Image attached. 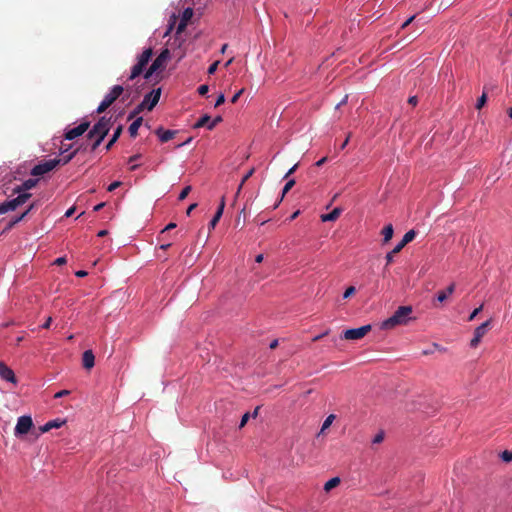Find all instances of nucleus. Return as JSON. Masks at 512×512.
Wrapping results in <instances>:
<instances>
[{
	"mask_svg": "<svg viewBox=\"0 0 512 512\" xmlns=\"http://www.w3.org/2000/svg\"><path fill=\"white\" fill-rule=\"evenodd\" d=\"M411 306H400L394 314L381 323V329L390 330L399 325H405L411 319Z\"/></svg>",
	"mask_w": 512,
	"mask_h": 512,
	"instance_id": "f257e3e1",
	"label": "nucleus"
},
{
	"mask_svg": "<svg viewBox=\"0 0 512 512\" xmlns=\"http://www.w3.org/2000/svg\"><path fill=\"white\" fill-rule=\"evenodd\" d=\"M111 121L110 119L106 117H102L89 131L88 137L90 139H94V142L92 144V150H95L102 140L107 135L109 129H110Z\"/></svg>",
	"mask_w": 512,
	"mask_h": 512,
	"instance_id": "f03ea898",
	"label": "nucleus"
},
{
	"mask_svg": "<svg viewBox=\"0 0 512 512\" xmlns=\"http://www.w3.org/2000/svg\"><path fill=\"white\" fill-rule=\"evenodd\" d=\"M30 193L19 194L16 198L7 200L0 204V214H5L9 211H14L19 206L23 205L29 198Z\"/></svg>",
	"mask_w": 512,
	"mask_h": 512,
	"instance_id": "7ed1b4c3",
	"label": "nucleus"
},
{
	"mask_svg": "<svg viewBox=\"0 0 512 512\" xmlns=\"http://www.w3.org/2000/svg\"><path fill=\"white\" fill-rule=\"evenodd\" d=\"M152 49L148 48L143 51V53L139 56L138 62L136 65L133 66L131 70V74L129 76V80L135 79L137 76H139L142 72L144 67L148 64L151 56H152Z\"/></svg>",
	"mask_w": 512,
	"mask_h": 512,
	"instance_id": "20e7f679",
	"label": "nucleus"
},
{
	"mask_svg": "<svg viewBox=\"0 0 512 512\" xmlns=\"http://www.w3.org/2000/svg\"><path fill=\"white\" fill-rule=\"evenodd\" d=\"M170 57V52L168 49H164L157 58L153 61L147 72L145 73V78L149 79L154 72L163 69L165 67V64L167 60Z\"/></svg>",
	"mask_w": 512,
	"mask_h": 512,
	"instance_id": "39448f33",
	"label": "nucleus"
},
{
	"mask_svg": "<svg viewBox=\"0 0 512 512\" xmlns=\"http://www.w3.org/2000/svg\"><path fill=\"white\" fill-rule=\"evenodd\" d=\"M160 95H161L160 88L153 90L152 92L147 94L144 97L143 101L138 105L136 112L138 113L144 109H147L149 111L152 110L158 103V101L160 99Z\"/></svg>",
	"mask_w": 512,
	"mask_h": 512,
	"instance_id": "423d86ee",
	"label": "nucleus"
},
{
	"mask_svg": "<svg viewBox=\"0 0 512 512\" xmlns=\"http://www.w3.org/2000/svg\"><path fill=\"white\" fill-rule=\"evenodd\" d=\"M33 426L32 418L28 415H24L18 418L17 424L14 429V434L16 437L25 435L29 432V430Z\"/></svg>",
	"mask_w": 512,
	"mask_h": 512,
	"instance_id": "0eeeda50",
	"label": "nucleus"
},
{
	"mask_svg": "<svg viewBox=\"0 0 512 512\" xmlns=\"http://www.w3.org/2000/svg\"><path fill=\"white\" fill-rule=\"evenodd\" d=\"M60 163V160L58 159H50L45 162H42L38 165H36L32 171L31 174L33 176H42L51 170H53L58 164Z\"/></svg>",
	"mask_w": 512,
	"mask_h": 512,
	"instance_id": "6e6552de",
	"label": "nucleus"
},
{
	"mask_svg": "<svg viewBox=\"0 0 512 512\" xmlns=\"http://www.w3.org/2000/svg\"><path fill=\"white\" fill-rule=\"evenodd\" d=\"M371 330V325H364L358 328L348 329L343 337L347 340H358L363 338Z\"/></svg>",
	"mask_w": 512,
	"mask_h": 512,
	"instance_id": "1a4fd4ad",
	"label": "nucleus"
},
{
	"mask_svg": "<svg viewBox=\"0 0 512 512\" xmlns=\"http://www.w3.org/2000/svg\"><path fill=\"white\" fill-rule=\"evenodd\" d=\"M490 323L491 321L488 320L484 323H482L481 325H479L475 331H474V337L471 339V342H470V346L475 348L479 345V343L481 342V339L483 338V336L486 334V332L488 331V328L490 326Z\"/></svg>",
	"mask_w": 512,
	"mask_h": 512,
	"instance_id": "9d476101",
	"label": "nucleus"
},
{
	"mask_svg": "<svg viewBox=\"0 0 512 512\" xmlns=\"http://www.w3.org/2000/svg\"><path fill=\"white\" fill-rule=\"evenodd\" d=\"M0 377L12 384H17V378L14 371L8 367L4 362H0Z\"/></svg>",
	"mask_w": 512,
	"mask_h": 512,
	"instance_id": "9b49d317",
	"label": "nucleus"
},
{
	"mask_svg": "<svg viewBox=\"0 0 512 512\" xmlns=\"http://www.w3.org/2000/svg\"><path fill=\"white\" fill-rule=\"evenodd\" d=\"M89 127V123L88 122H83L81 124H79L77 127H74L70 130H68L65 134V138L67 140H73L77 137H79L80 135H82Z\"/></svg>",
	"mask_w": 512,
	"mask_h": 512,
	"instance_id": "f8f14e48",
	"label": "nucleus"
},
{
	"mask_svg": "<svg viewBox=\"0 0 512 512\" xmlns=\"http://www.w3.org/2000/svg\"><path fill=\"white\" fill-rule=\"evenodd\" d=\"M124 91L120 85H115L104 97V101L110 106Z\"/></svg>",
	"mask_w": 512,
	"mask_h": 512,
	"instance_id": "ddd939ff",
	"label": "nucleus"
},
{
	"mask_svg": "<svg viewBox=\"0 0 512 512\" xmlns=\"http://www.w3.org/2000/svg\"><path fill=\"white\" fill-rule=\"evenodd\" d=\"M65 423H66L65 420L54 419V420L48 421L43 426H41L39 429H40L41 433H46V432L50 431L51 429H57V428L62 427Z\"/></svg>",
	"mask_w": 512,
	"mask_h": 512,
	"instance_id": "4468645a",
	"label": "nucleus"
},
{
	"mask_svg": "<svg viewBox=\"0 0 512 512\" xmlns=\"http://www.w3.org/2000/svg\"><path fill=\"white\" fill-rule=\"evenodd\" d=\"M82 363L86 369H91L94 366L95 357L91 350H87L83 353Z\"/></svg>",
	"mask_w": 512,
	"mask_h": 512,
	"instance_id": "2eb2a0df",
	"label": "nucleus"
},
{
	"mask_svg": "<svg viewBox=\"0 0 512 512\" xmlns=\"http://www.w3.org/2000/svg\"><path fill=\"white\" fill-rule=\"evenodd\" d=\"M37 184V180L35 179H28L23 182L21 186H18L14 189L15 192L18 194L26 193L25 191L32 189Z\"/></svg>",
	"mask_w": 512,
	"mask_h": 512,
	"instance_id": "dca6fc26",
	"label": "nucleus"
},
{
	"mask_svg": "<svg viewBox=\"0 0 512 512\" xmlns=\"http://www.w3.org/2000/svg\"><path fill=\"white\" fill-rule=\"evenodd\" d=\"M156 134L158 135L160 141L167 142L172 139L175 135V131L173 130H163L162 128H158L156 130Z\"/></svg>",
	"mask_w": 512,
	"mask_h": 512,
	"instance_id": "f3484780",
	"label": "nucleus"
},
{
	"mask_svg": "<svg viewBox=\"0 0 512 512\" xmlns=\"http://www.w3.org/2000/svg\"><path fill=\"white\" fill-rule=\"evenodd\" d=\"M340 214L341 209L337 207L334 208L333 211H331L330 213L321 215V220L323 222L335 221L340 216Z\"/></svg>",
	"mask_w": 512,
	"mask_h": 512,
	"instance_id": "a211bd4d",
	"label": "nucleus"
},
{
	"mask_svg": "<svg viewBox=\"0 0 512 512\" xmlns=\"http://www.w3.org/2000/svg\"><path fill=\"white\" fill-rule=\"evenodd\" d=\"M454 290H455V284L452 283L451 285H449L447 287L446 290L438 292L437 300L439 302H444L448 298V296L454 292Z\"/></svg>",
	"mask_w": 512,
	"mask_h": 512,
	"instance_id": "6ab92c4d",
	"label": "nucleus"
},
{
	"mask_svg": "<svg viewBox=\"0 0 512 512\" xmlns=\"http://www.w3.org/2000/svg\"><path fill=\"white\" fill-rule=\"evenodd\" d=\"M393 233H394V229L391 224H389L383 228L382 234H383L384 243H387L388 241H390L392 239Z\"/></svg>",
	"mask_w": 512,
	"mask_h": 512,
	"instance_id": "aec40b11",
	"label": "nucleus"
},
{
	"mask_svg": "<svg viewBox=\"0 0 512 512\" xmlns=\"http://www.w3.org/2000/svg\"><path fill=\"white\" fill-rule=\"evenodd\" d=\"M142 124V118H138L135 121H133L129 126V133L131 137H135L138 133V129Z\"/></svg>",
	"mask_w": 512,
	"mask_h": 512,
	"instance_id": "412c9836",
	"label": "nucleus"
},
{
	"mask_svg": "<svg viewBox=\"0 0 512 512\" xmlns=\"http://www.w3.org/2000/svg\"><path fill=\"white\" fill-rule=\"evenodd\" d=\"M416 236V232L414 230H409L408 232H406L401 240V242L399 243L400 245H402L403 247H405L408 243H410Z\"/></svg>",
	"mask_w": 512,
	"mask_h": 512,
	"instance_id": "4be33fe9",
	"label": "nucleus"
},
{
	"mask_svg": "<svg viewBox=\"0 0 512 512\" xmlns=\"http://www.w3.org/2000/svg\"><path fill=\"white\" fill-rule=\"evenodd\" d=\"M340 484V478L339 477H334V478H331L330 480H328L325 485H324V490L326 492H329L330 490H332L333 488L337 487L338 485Z\"/></svg>",
	"mask_w": 512,
	"mask_h": 512,
	"instance_id": "5701e85b",
	"label": "nucleus"
},
{
	"mask_svg": "<svg viewBox=\"0 0 512 512\" xmlns=\"http://www.w3.org/2000/svg\"><path fill=\"white\" fill-rule=\"evenodd\" d=\"M403 248H404V247H403L402 245L397 244L391 252H389V253H387V254H386L385 259H386V263H387V265H389L390 263H392V262H393L394 254L399 253Z\"/></svg>",
	"mask_w": 512,
	"mask_h": 512,
	"instance_id": "b1692460",
	"label": "nucleus"
},
{
	"mask_svg": "<svg viewBox=\"0 0 512 512\" xmlns=\"http://www.w3.org/2000/svg\"><path fill=\"white\" fill-rule=\"evenodd\" d=\"M211 121L210 116L204 115L202 116L194 125L193 128L198 129L206 126L208 128V124Z\"/></svg>",
	"mask_w": 512,
	"mask_h": 512,
	"instance_id": "393cba45",
	"label": "nucleus"
},
{
	"mask_svg": "<svg viewBox=\"0 0 512 512\" xmlns=\"http://www.w3.org/2000/svg\"><path fill=\"white\" fill-rule=\"evenodd\" d=\"M121 132H122V127L119 126L115 131H114V134L112 136V138L110 139V141L107 143L106 145V149L109 150L112 145L117 141V139L119 138V136L121 135Z\"/></svg>",
	"mask_w": 512,
	"mask_h": 512,
	"instance_id": "a878e982",
	"label": "nucleus"
},
{
	"mask_svg": "<svg viewBox=\"0 0 512 512\" xmlns=\"http://www.w3.org/2000/svg\"><path fill=\"white\" fill-rule=\"evenodd\" d=\"M335 419V415L331 414L329 415L323 422L320 433H323L327 428L331 426Z\"/></svg>",
	"mask_w": 512,
	"mask_h": 512,
	"instance_id": "bb28decb",
	"label": "nucleus"
},
{
	"mask_svg": "<svg viewBox=\"0 0 512 512\" xmlns=\"http://www.w3.org/2000/svg\"><path fill=\"white\" fill-rule=\"evenodd\" d=\"M221 217H222L221 210L216 211L214 217L211 219V221L209 223V229H214Z\"/></svg>",
	"mask_w": 512,
	"mask_h": 512,
	"instance_id": "cd10ccee",
	"label": "nucleus"
},
{
	"mask_svg": "<svg viewBox=\"0 0 512 512\" xmlns=\"http://www.w3.org/2000/svg\"><path fill=\"white\" fill-rule=\"evenodd\" d=\"M500 458L504 461V462H511L512 461V452L511 451H508V450H505L503 451L501 454H500Z\"/></svg>",
	"mask_w": 512,
	"mask_h": 512,
	"instance_id": "c85d7f7f",
	"label": "nucleus"
},
{
	"mask_svg": "<svg viewBox=\"0 0 512 512\" xmlns=\"http://www.w3.org/2000/svg\"><path fill=\"white\" fill-rule=\"evenodd\" d=\"M487 101V95L486 93H483L477 100L476 108L481 109Z\"/></svg>",
	"mask_w": 512,
	"mask_h": 512,
	"instance_id": "c756f323",
	"label": "nucleus"
},
{
	"mask_svg": "<svg viewBox=\"0 0 512 512\" xmlns=\"http://www.w3.org/2000/svg\"><path fill=\"white\" fill-rule=\"evenodd\" d=\"M383 440H384V432L381 431L374 436L372 443L380 444Z\"/></svg>",
	"mask_w": 512,
	"mask_h": 512,
	"instance_id": "7c9ffc66",
	"label": "nucleus"
},
{
	"mask_svg": "<svg viewBox=\"0 0 512 512\" xmlns=\"http://www.w3.org/2000/svg\"><path fill=\"white\" fill-rule=\"evenodd\" d=\"M294 185H295L294 179L288 180L283 188V191H282L283 195H285Z\"/></svg>",
	"mask_w": 512,
	"mask_h": 512,
	"instance_id": "2f4dec72",
	"label": "nucleus"
},
{
	"mask_svg": "<svg viewBox=\"0 0 512 512\" xmlns=\"http://www.w3.org/2000/svg\"><path fill=\"white\" fill-rule=\"evenodd\" d=\"M191 186H186L179 194V200H184L191 191Z\"/></svg>",
	"mask_w": 512,
	"mask_h": 512,
	"instance_id": "473e14b6",
	"label": "nucleus"
},
{
	"mask_svg": "<svg viewBox=\"0 0 512 512\" xmlns=\"http://www.w3.org/2000/svg\"><path fill=\"white\" fill-rule=\"evenodd\" d=\"M355 292H356L355 287H354V286H350V287H348V288L345 290V292H344V294H343V298H344V299H347V298L351 297Z\"/></svg>",
	"mask_w": 512,
	"mask_h": 512,
	"instance_id": "72a5a7b5",
	"label": "nucleus"
},
{
	"mask_svg": "<svg viewBox=\"0 0 512 512\" xmlns=\"http://www.w3.org/2000/svg\"><path fill=\"white\" fill-rule=\"evenodd\" d=\"M222 121V117L218 116L215 119L211 120L208 124V129L212 130L219 122Z\"/></svg>",
	"mask_w": 512,
	"mask_h": 512,
	"instance_id": "f704fd0d",
	"label": "nucleus"
},
{
	"mask_svg": "<svg viewBox=\"0 0 512 512\" xmlns=\"http://www.w3.org/2000/svg\"><path fill=\"white\" fill-rule=\"evenodd\" d=\"M25 216H26V213H22L19 217H17V218H15L14 220H12V221L8 224L7 229L12 228L15 224H17L18 222H20V221H21Z\"/></svg>",
	"mask_w": 512,
	"mask_h": 512,
	"instance_id": "c9c22d12",
	"label": "nucleus"
},
{
	"mask_svg": "<svg viewBox=\"0 0 512 512\" xmlns=\"http://www.w3.org/2000/svg\"><path fill=\"white\" fill-rule=\"evenodd\" d=\"M483 305H480L478 308L474 309L473 312L470 314L468 320L472 321L474 318L482 311Z\"/></svg>",
	"mask_w": 512,
	"mask_h": 512,
	"instance_id": "e433bc0d",
	"label": "nucleus"
},
{
	"mask_svg": "<svg viewBox=\"0 0 512 512\" xmlns=\"http://www.w3.org/2000/svg\"><path fill=\"white\" fill-rule=\"evenodd\" d=\"M220 61H215L208 68V74H214L218 68Z\"/></svg>",
	"mask_w": 512,
	"mask_h": 512,
	"instance_id": "4c0bfd02",
	"label": "nucleus"
},
{
	"mask_svg": "<svg viewBox=\"0 0 512 512\" xmlns=\"http://www.w3.org/2000/svg\"><path fill=\"white\" fill-rule=\"evenodd\" d=\"M249 418H250V414L249 413H245L242 416L241 422L239 424V428H243L246 425V423L249 420Z\"/></svg>",
	"mask_w": 512,
	"mask_h": 512,
	"instance_id": "58836bf2",
	"label": "nucleus"
},
{
	"mask_svg": "<svg viewBox=\"0 0 512 512\" xmlns=\"http://www.w3.org/2000/svg\"><path fill=\"white\" fill-rule=\"evenodd\" d=\"M108 107H109V105H108L104 100H102V101H101V103H100V105H99V106H98V108H97V112H98V113H102V112H104Z\"/></svg>",
	"mask_w": 512,
	"mask_h": 512,
	"instance_id": "ea45409f",
	"label": "nucleus"
},
{
	"mask_svg": "<svg viewBox=\"0 0 512 512\" xmlns=\"http://www.w3.org/2000/svg\"><path fill=\"white\" fill-rule=\"evenodd\" d=\"M208 90H209L208 85H201V86H199V88H198V93H199L200 95H203V96H204V95H206V94H207Z\"/></svg>",
	"mask_w": 512,
	"mask_h": 512,
	"instance_id": "a19ab883",
	"label": "nucleus"
},
{
	"mask_svg": "<svg viewBox=\"0 0 512 512\" xmlns=\"http://www.w3.org/2000/svg\"><path fill=\"white\" fill-rule=\"evenodd\" d=\"M121 185L120 181H115L108 186V191L112 192Z\"/></svg>",
	"mask_w": 512,
	"mask_h": 512,
	"instance_id": "79ce46f5",
	"label": "nucleus"
},
{
	"mask_svg": "<svg viewBox=\"0 0 512 512\" xmlns=\"http://www.w3.org/2000/svg\"><path fill=\"white\" fill-rule=\"evenodd\" d=\"M225 102V96L220 94L215 102V107L222 105Z\"/></svg>",
	"mask_w": 512,
	"mask_h": 512,
	"instance_id": "37998d69",
	"label": "nucleus"
},
{
	"mask_svg": "<svg viewBox=\"0 0 512 512\" xmlns=\"http://www.w3.org/2000/svg\"><path fill=\"white\" fill-rule=\"evenodd\" d=\"M244 92V89H240L232 98H231V102L232 103H236L237 100L239 99V97L242 95V93Z\"/></svg>",
	"mask_w": 512,
	"mask_h": 512,
	"instance_id": "c03bdc74",
	"label": "nucleus"
},
{
	"mask_svg": "<svg viewBox=\"0 0 512 512\" xmlns=\"http://www.w3.org/2000/svg\"><path fill=\"white\" fill-rule=\"evenodd\" d=\"M253 173H254V169L249 170V171L245 174V176L243 177V179H242V181H241V182H242V184H244V183H245V182H246V181H247V180H248V179L253 175Z\"/></svg>",
	"mask_w": 512,
	"mask_h": 512,
	"instance_id": "a18cd8bd",
	"label": "nucleus"
},
{
	"mask_svg": "<svg viewBox=\"0 0 512 512\" xmlns=\"http://www.w3.org/2000/svg\"><path fill=\"white\" fill-rule=\"evenodd\" d=\"M70 392L68 390H61L55 394V398H60L68 395Z\"/></svg>",
	"mask_w": 512,
	"mask_h": 512,
	"instance_id": "49530a36",
	"label": "nucleus"
},
{
	"mask_svg": "<svg viewBox=\"0 0 512 512\" xmlns=\"http://www.w3.org/2000/svg\"><path fill=\"white\" fill-rule=\"evenodd\" d=\"M224 207H225V198H224V197H222V199H221V201H220V204H219V207H218L217 211H220V210H221V213L223 214Z\"/></svg>",
	"mask_w": 512,
	"mask_h": 512,
	"instance_id": "de8ad7c7",
	"label": "nucleus"
},
{
	"mask_svg": "<svg viewBox=\"0 0 512 512\" xmlns=\"http://www.w3.org/2000/svg\"><path fill=\"white\" fill-rule=\"evenodd\" d=\"M65 263H66V258H64V257H59L54 262V264H56V265H62V264H65Z\"/></svg>",
	"mask_w": 512,
	"mask_h": 512,
	"instance_id": "09e8293b",
	"label": "nucleus"
},
{
	"mask_svg": "<svg viewBox=\"0 0 512 512\" xmlns=\"http://www.w3.org/2000/svg\"><path fill=\"white\" fill-rule=\"evenodd\" d=\"M297 164H295L292 168L289 169V171L285 174V178H288L292 173H294L297 169Z\"/></svg>",
	"mask_w": 512,
	"mask_h": 512,
	"instance_id": "8fccbe9b",
	"label": "nucleus"
},
{
	"mask_svg": "<svg viewBox=\"0 0 512 512\" xmlns=\"http://www.w3.org/2000/svg\"><path fill=\"white\" fill-rule=\"evenodd\" d=\"M51 322H52V318L48 317L47 320L45 321V323L42 325V328L48 329L51 325Z\"/></svg>",
	"mask_w": 512,
	"mask_h": 512,
	"instance_id": "3c124183",
	"label": "nucleus"
},
{
	"mask_svg": "<svg viewBox=\"0 0 512 512\" xmlns=\"http://www.w3.org/2000/svg\"><path fill=\"white\" fill-rule=\"evenodd\" d=\"M415 16H411L410 18H408L403 24H402V28H406L413 20H414Z\"/></svg>",
	"mask_w": 512,
	"mask_h": 512,
	"instance_id": "603ef678",
	"label": "nucleus"
},
{
	"mask_svg": "<svg viewBox=\"0 0 512 512\" xmlns=\"http://www.w3.org/2000/svg\"><path fill=\"white\" fill-rule=\"evenodd\" d=\"M197 207V204L196 203H193L191 204L188 208H187V211H186V214L189 216L191 214V212Z\"/></svg>",
	"mask_w": 512,
	"mask_h": 512,
	"instance_id": "864d4df0",
	"label": "nucleus"
},
{
	"mask_svg": "<svg viewBox=\"0 0 512 512\" xmlns=\"http://www.w3.org/2000/svg\"><path fill=\"white\" fill-rule=\"evenodd\" d=\"M348 95H345L344 98L336 105V109H338L340 106L347 103Z\"/></svg>",
	"mask_w": 512,
	"mask_h": 512,
	"instance_id": "5fc2aeb1",
	"label": "nucleus"
},
{
	"mask_svg": "<svg viewBox=\"0 0 512 512\" xmlns=\"http://www.w3.org/2000/svg\"><path fill=\"white\" fill-rule=\"evenodd\" d=\"M75 212V208L71 207L65 212V217H71Z\"/></svg>",
	"mask_w": 512,
	"mask_h": 512,
	"instance_id": "6e6d98bb",
	"label": "nucleus"
},
{
	"mask_svg": "<svg viewBox=\"0 0 512 512\" xmlns=\"http://www.w3.org/2000/svg\"><path fill=\"white\" fill-rule=\"evenodd\" d=\"M176 227V224L175 223H169L163 230L162 232H165V231H168V230H171V229H174Z\"/></svg>",
	"mask_w": 512,
	"mask_h": 512,
	"instance_id": "4d7b16f0",
	"label": "nucleus"
},
{
	"mask_svg": "<svg viewBox=\"0 0 512 512\" xmlns=\"http://www.w3.org/2000/svg\"><path fill=\"white\" fill-rule=\"evenodd\" d=\"M327 161V157H323L316 162V166L320 167Z\"/></svg>",
	"mask_w": 512,
	"mask_h": 512,
	"instance_id": "13d9d810",
	"label": "nucleus"
},
{
	"mask_svg": "<svg viewBox=\"0 0 512 512\" xmlns=\"http://www.w3.org/2000/svg\"><path fill=\"white\" fill-rule=\"evenodd\" d=\"M408 102L411 104V105H416L417 104V97L416 96H412L408 99Z\"/></svg>",
	"mask_w": 512,
	"mask_h": 512,
	"instance_id": "bf43d9fd",
	"label": "nucleus"
},
{
	"mask_svg": "<svg viewBox=\"0 0 512 512\" xmlns=\"http://www.w3.org/2000/svg\"><path fill=\"white\" fill-rule=\"evenodd\" d=\"M104 206H105V203H104V202L99 203V204H97V205L94 207V211H99V210H101Z\"/></svg>",
	"mask_w": 512,
	"mask_h": 512,
	"instance_id": "052dcab7",
	"label": "nucleus"
},
{
	"mask_svg": "<svg viewBox=\"0 0 512 512\" xmlns=\"http://www.w3.org/2000/svg\"><path fill=\"white\" fill-rule=\"evenodd\" d=\"M86 275H87V272L84 270H79L76 272V276H78V277H84Z\"/></svg>",
	"mask_w": 512,
	"mask_h": 512,
	"instance_id": "680f3d73",
	"label": "nucleus"
},
{
	"mask_svg": "<svg viewBox=\"0 0 512 512\" xmlns=\"http://www.w3.org/2000/svg\"><path fill=\"white\" fill-rule=\"evenodd\" d=\"M75 152L71 153L70 155H68L65 160H64V164L68 163L74 156Z\"/></svg>",
	"mask_w": 512,
	"mask_h": 512,
	"instance_id": "e2e57ef3",
	"label": "nucleus"
},
{
	"mask_svg": "<svg viewBox=\"0 0 512 512\" xmlns=\"http://www.w3.org/2000/svg\"><path fill=\"white\" fill-rule=\"evenodd\" d=\"M263 259H264L263 255L259 254V255L256 256L255 261L257 263H261L263 261Z\"/></svg>",
	"mask_w": 512,
	"mask_h": 512,
	"instance_id": "0e129e2a",
	"label": "nucleus"
},
{
	"mask_svg": "<svg viewBox=\"0 0 512 512\" xmlns=\"http://www.w3.org/2000/svg\"><path fill=\"white\" fill-rule=\"evenodd\" d=\"M277 345H278V340H273V341L270 343L269 347H270L271 349H274V348H276V347H277Z\"/></svg>",
	"mask_w": 512,
	"mask_h": 512,
	"instance_id": "69168bd1",
	"label": "nucleus"
},
{
	"mask_svg": "<svg viewBox=\"0 0 512 512\" xmlns=\"http://www.w3.org/2000/svg\"><path fill=\"white\" fill-rule=\"evenodd\" d=\"M191 15H192V10L191 9H186L185 12H184V16L188 17V16H191Z\"/></svg>",
	"mask_w": 512,
	"mask_h": 512,
	"instance_id": "338daca9",
	"label": "nucleus"
},
{
	"mask_svg": "<svg viewBox=\"0 0 512 512\" xmlns=\"http://www.w3.org/2000/svg\"><path fill=\"white\" fill-rule=\"evenodd\" d=\"M299 210L298 211H295L291 216H290V220H294L298 215H299Z\"/></svg>",
	"mask_w": 512,
	"mask_h": 512,
	"instance_id": "774afa93",
	"label": "nucleus"
}]
</instances>
